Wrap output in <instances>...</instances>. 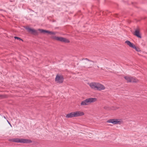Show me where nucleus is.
Wrapping results in <instances>:
<instances>
[{"instance_id":"f257e3e1","label":"nucleus","mask_w":147,"mask_h":147,"mask_svg":"<svg viewBox=\"0 0 147 147\" xmlns=\"http://www.w3.org/2000/svg\"><path fill=\"white\" fill-rule=\"evenodd\" d=\"M90 87L92 89L100 91L105 89V87L102 84L96 82H92L88 83Z\"/></svg>"},{"instance_id":"f8f14e48","label":"nucleus","mask_w":147,"mask_h":147,"mask_svg":"<svg viewBox=\"0 0 147 147\" xmlns=\"http://www.w3.org/2000/svg\"><path fill=\"white\" fill-rule=\"evenodd\" d=\"M131 82H138V80L134 77H131Z\"/></svg>"},{"instance_id":"a211bd4d","label":"nucleus","mask_w":147,"mask_h":147,"mask_svg":"<svg viewBox=\"0 0 147 147\" xmlns=\"http://www.w3.org/2000/svg\"><path fill=\"white\" fill-rule=\"evenodd\" d=\"M14 38L15 39H17L18 40H22V41H23V40L22 39L20 38L19 37H16V36H15V37H14Z\"/></svg>"},{"instance_id":"39448f33","label":"nucleus","mask_w":147,"mask_h":147,"mask_svg":"<svg viewBox=\"0 0 147 147\" xmlns=\"http://www.w3.org/2000/svg\"><path fill=\"white\" fill-rule=\"evenodd\" d=\"M107 122L108 123H111L114 124H120L122 123V121L119 119H111L107 121Z\"/></svg>"},{"instance_id":"4468645a","label":"nucleus","mask_w":147,"mask_h":147,"mask_svg":"<svg viewBox=\"0 0 147 147\" xmlns=\"http://www.w3.org/2000/svg\"><path fill=\"white\" fill-rule=\"evenodd\" d=\"M85 59L86 60L90 62V63H88L90 65H93V63H94L93 61H91V60H89L88 59L86 58H85Z\"/></svg>"},{"instance_id":"aec40b11","label":"nucleus","mask_w":147,"mask_h":147,"mask_svg":"<svg viewBox=\"0 0 147 147\" xmlns=\"http://www.w3.org/2000/svg\"><path fill=\"white\" fill-rule=\"evenodd\" d=\"M50 32V31L49 30H47L46 32V33H48V34H49Z\"/></svg>"},{"instance_id":"5701e85b","label":"nucleus","mask_w":147,"mask_h":147,"mask_svg":"<svg viewBox=\"0 0 147 147\" xmlns=\"http://www.w3.org/2000/svg\"><path fill=\"white\" fill-rule=\"evenodd\" d=\"M4 118H5V116H4Z\"/></svg>"},{"instance_id":"7ed1b4c3","label":"nucleus","mask_w":147,"mask_h":147,"mask_svg":"<svg viewBox=\"0 0 147 147\" xmlns=\"http://www.w3.org/2000/svg\"><path fill=\"white\" fill-rule=\"evenodd\" d=\"M97 100L96 98H90L86 99L82 101L81 103L82 106H86L88 105L90 103L95 102Z\"/></svg>"},{"instance_id":"0eeeda50","label":"nucleus","mask_w":147,"mask_h":147,"mask_svg":"<svg viewBox=\"0 0 147 147\" xmlns=\"http://www.w3.org/2000/svg\"><path fill=\"white\" fill-rule=\"evenodd\" d=\"M74 112V117L82 116L84 115V113L81 111H77Z\"/></svg>"},{"instance_id":"412c9836","label":"nucleus","mask_w":147,"mask_h":147,"mask_svg":"<svg viewBox=\"0 0 147 147\" xmlns=\"http://www.w3.org/2000/svg\"><path fill=\"white\" fill-rule=\"evenodd\" d=\"M7 121L8 122V123L10 125V126H11V125L10 124V123L9 122V121L8 120H7Z\"/></svg>"},{"instance_id":"1a4fd4ad","label":"nucleus","mask_w":147,"mask_h":147,"mask_svg":"<svg viewBox=\"0 0 147 147\" xmlns=\"http://www.w3.org/2000/svg\"><path fill=\"white\" fill-rule=\"evenodd\" d=\"M134 35L137 36L138 37L141 38H142L140 34L139 31L138 30H136L134 32Z\"/></svg>"},{"instance_id":"f03ea898","label":"nucleus","mask_w":147,"mask_h":147,"mask_svg":"<svg viewBox=\"0 0 147 147\" xmlns=\"http://www.w3.org/2000/svg\"><path fill=\"white\" fill-rule=\"evenodd\" d=\"M9 141L15 142L23 143H29L32 142V141L30 140L18 138L10 139L9 140Z\"/></svg>"},{"instance_id":"9d476101","label":"nucleus","mask_w":147,"mask_h":147,"mask_svg":"<svg viewBox=\"0 0 147 147\" xmlns=\"http://www.w3.org/2000/svg\"><path fill=\"white\" fill-rule=\"evenodd\" d=\"M26 29L29 32H31L32 33H36L37 32L34 29H32L29 28H26Z\"/></svg>"},{"instance_id":"ddd939ff","label":"nucleus","mask_w":147,"mask_h":147,"mask_svg":"<svg viewBox=\"0 0 147 147\" xmlns=\"http://www.w3.org/2000/svg\"><path fill=\"white\" fill-rule=\"evenodd\" d=\"M124 78L127 81V82H131V77L128 76H125Z\"/></svg>"},{"instance_id":"20e7f679","label":"nucleus","mask_w":147,"mask_h":147,"mask_svg":"<svg viewBox=\"0 0 147 147\" xmlns=\"http://www.w3.org/2000/svg\"><path fill=\"white\" fill-rule=\"evenodd\" d=\"M51 38L54 40L66 43L69 42V41L68 39L62 37H58L53 36H51Z\"/></svg>"},{"instance_id":"9b49d317","label":"nucleus","mask_w":147,"mask_h":147,"mask_svg":"<svg viewBox=\"0 0 147 147\" xmlns=\"http://www.w3.org/2000/svg\"><path fill=\"white\" fill-rule=\"evenodd\" d=\"M66 117L67 118H72L73 117H74V112H72L71 113L67 114L66 116Z\"/></svg>"},{"instance_id":"423d86ee","label":"nucleus","mask_w":147,"mask_h":147,"mask_svg":"<svg viewBox=\"0 0 147 147\" xmlns=\"http://www.w3.org/2000/svg\"><path fill=\"white\" fill-rule=\"evenodd\" d=\"M63 78L62 76L57 75L55 78V81L59 83H62L63 81Z\"/></svg>"},{"instance_id":"dca6fc26","label":"nucleus","mask_w":147,"mask_h":147,"mask_svg":"<svg viewBox=\"0 0 147 147\" xmlns=\"http://www.w3.org/2000/svg\"><path fill=\"white\" fill-rule=\"evenodd\" d=\"M104 109L107 110H111L110 107L108 106H105L104 107Z\"/></svg>"},{"instance_id":"4be33fe9","label":"nucleus","mask_w":147,"mask_h":147,"mask_svg":"<svg viewBox=\"0 0 147 147\" xmlns=\"http://www.w3.org/2000/svg\"><path fill=\"white\" fill-rule=\"evenodd\" d=\"M137 51H139L138 50V49H137V48H136V49H135Z\"/></svg>"},{"instance_id":"2eb2a0df","label":"nucleus","mask_w":147,"mask_h":147,"mask_svg":"<svg viewBox=\"0 0 147 147\" xmlns=\"http://www.w3.org/2000/svg\"><path fill=\"white\" fill-rule=\"evenodd\" d=\"M119 108V107L114 106H112L110 107L111 110H115Z\"/></svg>"},{"instance_id":"6ab92c4d","label":"nucleus","mask_w":147,"mask_h":147,"mask_svg":"<svg viewBox=\"0 0 147 147\" xmlns=\"http://www.w3.org/2000/svg\"><path fill=\"white\" fill-rule=\"evenodd\" d=\"M56 34V33L54 32L50 31L49 32V34L53 35V34Z\"/></svg>"},{"instance_id":"6e6552de","label":"nucleus","mask_w":147,"mask_h":147,"mask_svg":"<svg viewBox=\"0 0 147 147\" xmlns=\"http://www.w3.org/2000/svg\"><path fill=\"white\" fill-rule=\"evenodd\" d=\"M125 43L129 47L134 48L135 49H136V46L130 41L129 40H126L125 41Z\"/></svg>"},{"instance_id":"f3484780","label":"nucleus","mask_w":147,"mask_h":147,"mask_svg":"<svg viewBox=\"0 0 147 147\" xmlns=\"http://www.w3.org/2000/svg\"><path fill=\"white\" fill-rule=\"evenodd\" d=\"M39 31H40L41 33H46V32L47 30H44L43 29H39L38 30Z\"/></svg>"}]
</instances>
